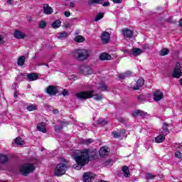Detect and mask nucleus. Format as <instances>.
Returning a JSON list of instances; mask_svg holds the SVG:
<instances>
[{
    "mask_svg": "<svg viewBox=\"0 0 182 182\" xmlns=\"http://www.w3.org/2000/svg\"><path fill=\"white\" fill-rule=\"evenodd\" d=\"M14 141L16 144H18V146H22L25 144V141H23L22 138H16Z\"/></svg>",
    "mask_w": 182,
    "mask_h": 182,
    "instance_id": "nucleus-31",
    "label": "nucleus"
},
{
    "mask_svg": "<svg viewBox=\"0 0 182 182\" xmlns=\"http://www.w3.org/2000/svg\"><path fill=\"white\" fill-rule=\"evenodd\" d=\"M53 114H58V113H59V110H58V109H53Z\"/></svg>",
    "mask_w": 182,
    "mask_h": 182,
    "instance_id": "nucleus-51",
    "label": "nucleus"
},
{
    "mask_svg": "<svg viewBox=\"0 0 182 182\" xmlns=\"http://www.w3.org/2000/svg\"><path fill=\"white\" fill-rule=\"evenodd\" d=\"M62 129H63V126H55V132H56L57 133H59V132H60V130H62Z\"/></svg>",
    "mask_w": 182,
    "mask_h": 182,
    "instance_id": "nucleus-40",
    "label": "nucleus"
},
{
    "mask_svg": "<svg viewBox=\"0 0 182 182\" xmlns=\"http://www.w3.org/2000/svg\"><path fill=\"white\" fill-rule=\"evenodd\" d=\"M42 65H43V64H38L39 66H42Z\"/></svg>",
    "mask_w": 182,
    "mask_h": 182,
    "instance_id": "nucleus-62",
    "label": "nucleus"
},
{
    "mask_svg": "<svg viewBox=\"0 0 182 182\" xmlns=\"http://www.w3.org/2000/svg\"><path fill=\"white\" fill-rule=\"evenodd\" d=\"M144 85V80L140 78L136 81V85L134 86V90H139Z\"/></svg>",
    "mask_w": 182,
    "mask_h": 182,
    "instance_id": "nucleus-19",
    "label": "nucleus"
},
{
    "mask_svg": "<svg viewBox=\"0 0 182 182\" xmlns=\"http://www.w3.org/2000/svg\"><path fill=\"white\" fill-rule=\"evenodd\" d=\"M69 95V92H68V90H63L62 92V95L63 96H68Z\"/></svg>",
    "mask_w": 182,
    "mask_h": 182,
    "instance_id": "nucleus-43",
    "label": "nucleus"
},
{
    "mask_svg": "<svg viewBox=\"0 0 182 182\" xmlns=\"http://www.w3.org/2000/svg\"><path fill=\"white\" fill-rule=\"evenodd\" d=\"M64 15H65V16L68 18V16H70V11H65Z\"/></svg>",
    "mask_w": 182,
    "mask_h": 182,
    "instance_id": "nucleus-47",
    "label": "nucleus"
},
{
    "mask_svg": "<svg viewBox=\"0 0 182 182\" xmlns=\"http://www.w3.org/2000/svg\"><path fill=\"white\" fill-rule=\"evenodd\" d=\"M77 33H79V31H77L76 34L77 35Z\"/></svg>",
    "mask_w": 182,
    "mask_h": 182,
    "instance_id": "nucleus-64",
    "label": "nucleus"
},
{
    "mask_svg": "<svg viewBox=\"0 0 182 182\" xmlns=\"http://www.w3.org/2000/svg\"><path fill=\"white\" fill-rule=\"evenodd\" d=\"M95 91L89 90V91H82L76 94V97L77 99H80L81 100H86V99H91L94 96V100H102L103 99V95L102 94H97L93 95Z\"/></svg>",
    "mask_w": 182,
    "mask_h": 182,
    "instance_id": "nucleus-2",
    "label": "nucleus"
},
{
    "mask_svg": "<svg viewBox=\"0 0 182 182\" xmlns=\"http://www.w3.org/2000/svg\"><path fill=\"white\" fill-rule=\"evenodd\" d=\"M141 97H143V95H140L138 97L139 100H141Z\"/></svg>",
    "mask_w": 182,
    "mask_h": 182,
    "instance_id": "nucleus-56",
    "label": "nucleus"
},
{
    "mask_svg": "<svg viewBox=\"0 0 182 182\" xmlns=\"http://www.w3.org/2000/svg\"><path fill=\"white\" fill-rule=\"evenodd\" d=\"M80 71L82 75H91L93 73V70L90 67L81 66Z\"/></svg>",
    "mask_w": 182,
    "mask_h": 182,
    "instance_id": "nucleus-11",
    "label": "nucleus"
},
{
    "mask_svg": "<svg viewBox=\"0 0 182 182\" xmlns=\"http://www.w3.org/2000/svg\"><path fill=\"white\" fill-rule=\"evenodd\" d=\"M175 157H177V159H182V154L180 151H177L175 153Z\"/></svg>",
    "mask_w": 182,
    "mask_h": 182,
    "instance_id": "nucleus-41",
    "label": "nucleus"
},
{
    "mask_svg": "<svg viewBox=\"0 0 182 182\" xmlns=\"http://www.w3.org/2000/svg\"><path fill=\"white\" fill-rule=\"evenodd\" d=\"M43 13L46 15H51V14H53V9H52V7L49 6V4H44Z\"/></svg>",
    "mask_w": 182,
    "mask_h": 182,
    "instance_id": "nucleus-16",
    "label": "nucleus"
},
{
    "mask_svg": "<svg viewBox=\"0 0 182 182\" xmlns=\"http://www.w3.org/2000/svg\"><path fill=\"white\" fill-rule=\"evenodd\" d=\"M179 83L182 85V78L179 80Z\"/></svg>",
    "mask_w": 182,
    "mask_h": 182,
    "instance_id": "nucleus-57",
    "label": "nucleus"
},
{
    "mask_svg": "<svg viewBox=\"0 0 182 182\" xmlns=\"http://www.w3.org/2000/svg\"><path fill=\"white\" fill-rule=\"evenodd\" d=\"M101 41L105 45L109 43L110 42V34L106 31L102 32L101 34Z\"/></svg>",
    "mask_w": 182,
    "mask_h": 182,
    "instance_id": "nucleus-10",
    "label": "nucleus"
},
{
    "mask_svg": "<svg viewBox=\"0 0 182 182\" xmlns=\"http://www.w3.org/2000/svg\"><path fill=\"white\" fill-rule=\"evenodd\" d=\"M166 140V135L161 133L158 136L155 138L156 143H163Z\"/></svg>",
    "mask_w": 182,
    "mask_h": 182,
    "instance_id": "nucleus-25",
    "label": "nucleus"
},
{
    "mask_svg": "<svg viewBox=\"0 0 182 182\" xmlns=\"http://www.w3.org/2000/svg\"><path fill=\"white\" fill-rule=\"evenodd\" d=\"M99 59L100 60H110L112 59V55L106 53H102L100 55Z\"/></svg>",
    "mask_w": 182,
    "mask_h": 182,
    "instance_id": "nucleus-20",
    "label": "nucleus"
},
{
    "mask_svg": "<svg viewBox=\"0 0 182 182\" xmlns=\"http://www.w3.org/2000/svg\"><path fill=\"white\" fill-rule=\"evenodd\" d=\"M46 93L50 96H55L58 93V87L55 85H49L46 90Z\"/></svg>",
    "mask_w": 182,
    "mask_h": 182,
    "instance_id": "nucleus-9",
    "label": "nucleus"
},
{
    "mask_svg": "<svg viewBox=\"0 0 182 182\" xmlns=\"http://www.w3.org/2000/svg\"><path fill=\"white\" fill-rule=\"evenodd\" d=\"M179 26H180L181 28H182V23H180V24H179Z\"/></svg>",
    "mask_w": 182,
    "mask_h": 182,
    "instance_id": "nucleus-61",
    "label": "nucleus"
},
{
    "mask_svg": "<svg viewBox=\"0 0 182 182\" xmlns=\"http://www.w3.org/2000/svg\"><path fill=\"white\" fill-rule=\"evenodd\" d=\"M53 23H60V20H56Z\"/></svg>",
    "mask_w": 182,
    "mask_h": 182,
    "instance_id": "nucleus-55",
    "label": "nucleus"
},
{
    "mask_svg": "<svg viewBox=\"0 0 182 182\" xmlns=\"http://www.w3.org/2000/svg\"><path fill=\"white\" fill-rule=\"evenodd\" d=\"M26 79L28 82H34V80H38V79H39V75L35 73L27 74Z\"/></svg>",
    "mask_w": 182,
    "mask_h": 182,
    "instance_id": "nucleus-12",
    "label": "nucleus"
},
{
    "mask_svg": "<svg viewBox=\"0 0 182 182\" xmlns=\"http://www.w3.org/2000/svg\"><path fill=\"white\" fill-rule=\"evenodd\" d=\"M1 43H5V41H4V37L0 35V45Z\"/></svg>",
    "mask_w": 182,
    "mask_h": 182,
    "instance_id": "nucleus-48",
    "label": "nucleus"
},
{
    "mask_svg": "<svg viewBox=\"0 0 182 182\" xmlns=\"http://www.w3.org/2000/svg\"><path fill=\"white\" fill-rule=\"evenodd\" d=\"M69 36V33L68 32H60L57 33V38L58 39H65V38H68Z\"/></svg>",
    "mask_w": 182,
    "mask_h": 182,
    "instance_id": "nucleus-26",
    "label": "nucleus"
},
{
    "mask_svg": "<svg viewBox=\"0 0 182 182\" xmlns=\"http://www.w3.org/2000/svg\"><path fill=\"white\" fill-rule=\"evenodd\" d=\"M114 4H122L123 2V0H112Z\"/></svg>",
    "mask_w": 182,
    "mask_h": 182,
    "instance_id": "nucleus-46",
    "label": "nucleus"
},
{
    "mask_svg": "<svg viewBox=\"0 0 182 182\" xmlns=\"http://www.w3.org/2000/svg\"><path fill=\"white\" fill-rule=\"evenodd\" d=\"M98 124L105 126V124H107V121H106V119H105L101 118L98 120Z\"/></svg>",
    "mask_w": 182,
    "mask_h": 182,
    "instance_id": "nucleus-37",
    "label": "nucleus"
},
{
    "mask_svg": "<svg viewBox=\"0 0 182 182\" xmlns=\"http://www.w3.org/2000/svg\"><path fill=\"white\" fill-rule=\"evenodd\" d=\"M95 177H96L95 173L90 171L85 172L82 176L83 182H92L93 180H95Z\"/></svg>",
    "mask_w": 182,
    "mask_h": 182,
    "instance_id": "nucleus-6",
    "label": "nucleus"
},
{
    "mask_svg": "<svg viewBox=\"0 0 182 182\" xmlns=\"http://www.w3.org/2000/svg\"><path fill=\"white\" fill-rule=\"evenodd\" d=\"M69 166L65 164H58L55 170V176H57L58 177H60V176H63L66 173V170Z\"/></svg>",
    "mask_w": 182,
    "mask_h": 182,
    "instance_id": "nucleus-5",
    "label": "nucleus"
},
{
    "mask_svg": "<svg viewBox=\"0 0 182 182\" xmlns=\"http://www.w3.org/2000/svg\"><path fill=\"white\" fill-rule=\"evenodd\" d=\"M122 34L124 35V38H130L133 36V31L129 28H124L122 31Z\"/></svg>",
    "mask_w": 182,
    "mask_h": 182,
    "instance_id": "nucleus-18",
    "label": "nucleus"
},
{
    "mask_svg": "<svg viewBox=\"0 0 182 182\" xmlns=\"http://www.w3.org/2000/svg\"><path fill=\"white\" fill-rule=\"evenodd\" d=\"M80 143H81V144L89 145V144H90V143H93V139H81Z\"/></svg>",
    "mask_w": 182,
    "mask_h": 182,
    "instance_id": "nucleus-34",
    "label": "nucleus"
},
{
    "mask_svg": "<svg viewBox=\"0 0 182 182\" xmlns=\"http://www.w3.org/2000/svg\"><path fill=\"white\" fill-rule=\"evenodd\" d=\"M163 124V129L161 131V133L164 134V136H167V134L170 133V132H168V124L164 122Z\"/></svg>",
    "mask_w": 182,
    "mask_h": 182,
    "instance_id": "nucleus-22",
    "label": "nucleus"
},
{
    "mask_svg": "<svg viewBox=\"0 0 182 182\" xmlns=\"http://www.w3.org/2000/svg\"><path fill=\"white\" fill-rule=\"evenodd\" d=\"M14 97H17L18 96L16 95V92H15L14 94Z\"/></svg>",
    "mask_w": 182,
    "mask_h": 182,
    "instance_id": "nucleus-58",
    "label": "nucleus"
},
{
    "mask_svg": "<svg viewBox=\"0 0 182 182\" xmlns=\"http://www.w3.org/2000/svg\"><path fill=\"white\" fill-rule=\"evenodd\" d=\"M173 76L176 79L181 77V65L180 63H176V67L173 70Z\"/></svg>",
    "mask_w": 182,
    "mask_h": 182,
    "instance_id": "nucleus-7",
    "label": "nucleus"
},
{
    "mask_svg": "<svg viewBox=\"0 0 182 182\" xmlns=\"http://www.w3.org/2000/svg\"><path fill=\"white\" fill-rule=\"evenodd\" d=\"M52 28L54 29H56L58 28H60V23H52L51 24Z\"/></svg>",
    "mask_w": 182,
    "mask_h": 182,
    "instance_id": "nucleus-42",
    "label": "nucleus"
},
{
    "mask_svg": "<svg viewBox=\"0 0 182 182\" xmlns=\"http://www.w3.org/2000/svg\"><path fill=\"white\" fill-rule=\"evenodd\" d=\"M102 6L106 7V6H110V2L109 1H105L103 4Z\"/></svg>",
    "mask_w": 182,
    "mask_h": 182,
    "instance_id": "nucleus-44",
    "label": "nucleus"
},
{
    "mask_svg": "<svg viewBox=\"0 0 182 182\" xmlns=\"http://www.w3.org/2000/svg\"><path fill=\"white\" fill-rule=\"evenodd\" d=\"M132 114L133 117H139V116H141V117H145V116H147V112H144L140 109H136L134 111Z\"/></svg>",
    "mask_w": 182,
    "mask_h": 182,
    "instance_id": "nucleus-13",
    "label": "nucleus"
},
{
    "mask_svg": "<svg viewBox=\"0 0 182 182\" xmlns=\"http://www.w3.org/2000/svg\"><path fill=\"white\" fill-rule=\"evenodd\" d=\"M73 56L78 60H86L89 56V53L85 49H78L74 51Z\"/></svg>",
    "mask_w": 182,
    "mask_h": 182,
    "instance_id": "nucleus-4",
    "label": "nucleus"
},
{
    "mask_svg": "<svg viewBox=\"0 0 182 182\" xmlns=\"http://www.w3.org/2000/svg\"><path fill=\"white\" fill-rule=\"evenodd\" d=\"M179 23H182V18L179 20Z\"/></svg>",
    "mask_w": 182,
    "mask_h": 182,
    "instance_id": "nucleus-59",
    "label": "nucleus"
},
{
    "mask_svg": "<svg viewBox=\"0 0 182 182\" xmlns=\"http://www.w3.org/2000/svg\"><path fill=\"white\" fill-rule=\"evenodd\" d=\"M124 129H120L118 131H114L112 132L114 139H119V137H123L124 136Z\"/></svg>",
    "mask_w": 182,
    "mask_h": 182,
    "instance_id": "nucleus-15",
    "label": "nucleus"
},
{
    "mask_svg": "<svg viewBox=\"0 0 182 182\" xmlns=\"http://www.w3.org/2000/svg\"><path fill=\"white\" fill-rule=\"evenodd\" d=\"M17 64L18 65V66H23V65H25V56L24 55H21L18 58Z\"/></svg>",
    "mask_w": 182,
    "mask_h": 182,
    "instance_id": "nucleus-29",
    "label": "nucleus"
},
{
    "mask_svg": "<svg viewBox=\"0 0 182 182\" xmlns=\"http://www.w3.org/2000/svg\"><path fill=\"white\" fill-rule=\"evenodd\" d=\"M37 129L42 133H46V127L44 122H39L37 124Z\"/></svg>",
    "mask_w": 182,
    "mask_h": 182,
    "instance_id": "nucleus-21",
    "label": "nucleus"
},
{
    "mask_svg": "<svg viewBox=\"0 0 182 182\" xmlns=\"http://www.w3.org/2000/svg\"><path fill=\"white\" fill-rule=\"evenodd\" d=\"M8 161H9V158L7 155L0 154V164H6Z\"/></svg>",
    "mask_w": 182,
    "mask_h": 182,
    "instance_id": "nucleus-24",
    "label": "nucleus"
},
{
    "mask_svg": "<svg viewBox=\"0 0 182 182\" xmlns=\"http://www.w3.org/2000/svg\"><path fill=\"white\" fill-rule=\"evenodd\" d=\"M129 76H132V72L127 71L124 73L119 74L118 77L119 80H122V79H126V77H129Z\"/></svg>",
    "mask_w": 182,
    "mask_h": 182,
    "instance_id": "nucleus-27",
    "label": "nucleus"
},
{
    "mask_svg": "<svg viewBox=\"0 0 182 182\" xmlns=\"http://www.w3.org/2000/svg\"><path fill=\"white\" fill-rule=\"evenodd\" d=\"M14 36L16 38V39H25L26 35L19 30H15Z\"/></svg>",
    "mask_w": 182,
    "mask_h": 182,
    "instance_id": "nucleus-14",
    "label": "nucleus"
},
{
    "mask_svg": "<svg viewBox=\"0 0 182 182\" xmlns=\"http://www.w3.org/2000/svg\"><path fill=\"white\" fill-rule=\"evenodd\" d=\"M41 23H46L44 21H41Z\"/></svg>",
    "mask_w": 182,
    "mask_h": 182,
    "instance_id": "nucleus-60",
    "label": "nucleus"
},
{
    "mask_svg": "<svg viewBox=\"0 0 182 182\" xmlns=\"http://www.w3.org/2000/svg\"><path fill=\"white\" fill-rule=\"evenodd\" d=\"M89 159H90V150L85 149L81 152L80 156H75V160L77 164L73 165L75 170H80L83 166L89 163Z\"/></svg>",
    "mask_w": 182,
    "mask_h": 182,
    "instance_id": "nucleus-1",
    "label": "nucleus"
},
{
    "mask_svg": "<svg viewBox=\"0 0 182 182\" xmlns=\"http://www.w3.org/2000/svg\"><path fill=\"white\" fill-rule=\"evenodd\" d=\"M19 171L21 173L22 176H25V177H26L28 174L35 171V165L31 163L24 164L20 166Z\"/></svg>",
    "mask_w": 182,
    "mask_h": 182,
    "instance_id": "nucleus-3",
    "label": "nucleus"
},
{
    "mask_svg": "<svg viewBox=\"0 0 182 182\" xmlns=\"http://www.w3.org/2000/svg\"><path fill=\"white\" fill-rule=\"evenodd\" d=\"M74 41L75 42H77L78 43H82V42H85V37L82 36H77L75 38Z\"/></svg>",
    "mask_w": 182,
    "mask_h": 182,
    "instance_id": "nucleus-30",
    "label": "nucleus"
},
{
    "mask_svg": "<svg viewBox=\"0 0 182 182\" xmlns=\"http://www.w3.org/2000/svg\"><path fill=\"white\" fill-rule=\"evenodd\" d=\"M145 178L148 181L149 180H154V178H156V175H154L151 173H148L146 174Z\"/></svg>",
    "mask_w": 182,
    "mask_h": 182,
    "instance_id": "nucleus-32",
    "label": "nucleus"
},
{
    "mask_svg": "<svg viewBox=\"0 0 182 182\" xmlns=\"http://www.w3.org/2000/svg\"><path fill=\"white\" fill-rule=\"evenodd\" d=\"M112 161L110 160H107L106 162H105V166H109V163H111Z\"/></svg>",
    "mask_w": 182,
    "mask_h": 182,
    "instance_id": "nucleus-53",
    "label": "nucleus"
},
{
    "mask_svg": "<svg viewBox=\"0 0 182 182\" xmlns=\"http://www.w3.org/2000/svg\"><path fill=\"white\" fill-rule=\"evenodd\" d=\"M75 2L72 1L70 3V8H75Z\"/></svg>",
    "mask_w": 182,
    "mask_h": 182,
    "instance_id": "nucleus-50",
    "label": "nucleus"
},
{
    "mask_svg": "<svg viewBox=\"0 0 182 182\" xmlns=\"http://www.w3.org/2000/svg\"><path fill=\"white\" fill-rule=\"evenodd\" d=\"M6 2L9 5H14V1L12 0H6Z\"/></svg>",
    "mask_w": 182,
    "mask_h": 182,
    "instance_id": "nucleus-49",
    "label": "nucleus"
},
{
    "mask_svg": "<svg viewBox=\"0 0 182 182\" xmlns=\"http://www.w3.org/2000/svg\"><path fill=\"white\" fill-rule=\"evenodd\" d=\"M104 1L105 0H92V4H100V5H102Z\"/></svg>",
    "mask_w": 182,
    "mask_h": 182,
    "instance_id": "nucleus-39",
    "label": "nucleus"
},
{
    "mask_svg": "<svg viewBox=\"0 0 182 182\" xmlns=\"http://www.w3.org/2000/svg\"><path fill=\"white\" fill-rule=\"evenodd\" d=\"M122 171L124 173V177H130V172L129 171V167L124 166L122 167Z\"/></svg>",
    "mask_w": 182,
    "mask_h": 182,
    "instance_id": "nucleus-28",
    "label": "nucleus"
},
{
    "mask_svg": "<svg viewBox=\"0 0 182 182\" xmlns=\"http://www.w3.org/2000/svg\"><path fill=\"white\" fill-rule=\"evenodd\" d=\"M154 102H160L164 97V94L160 90H156L153 92Z\"/></svg>",
    "mask_w": 182,
    "mask_h": 182,
    "instance_id": "nucleus-8",
    "label": "nucleus"
},
{
    "mask_svg": "<svg viewBox=\"0 0 182 182\" xmlns=\"http://www.w3.org/2000/svg\"><path fill=\"white\" fill-rule=\"evenodd\" d=\"M27 19H28V22H32V17L28 16V17H27Z\"/></svg>",
    "mask_w": 182,
    "mask_h": 182,
    "instance_id": "nucleus-54",
    "label": "nucleus"
},
{
    "mask_svg": "<svg viewBox=\"0 0 182 182\" xmlns=\"http://www.w3.org/2000/svg\"><path fill=\"white\" fill-rule=\"evenodd\" d=\"M99 153L101 157H106V156H109V148L103 146L100 149Z\"/></svg>",
    "mask_w": 182,
    "mask_h": 182,
    "instance_id": "nucleus-17",
    "label": "nucleus"
},
{
    "mask_svg": "<svg viewBox=\"0 0 182 182\" xmlns=\"http://www.w3.org/2000/svg\"><path fill=\"white\" fill-rule=\"evenodd\" d=\"M169 52L168 48H163L160 50V55L161 56H166V55H168Z\"/></svg>",
    "mask_w": 182,
    "mask_h": 182,
    "instance_id": "nucleus-33",
    "label": "nucleus"
},
{
    "mask_svg": "<svg viewBox=\"0 0 182 182\" xmlns=\"http://www.w3.org/2000/svg\"><path fill=\"white\" fill-rule=\"evenodd\" d=\"M102 18H103V13H100L95 17V22H97V21H100V19H102Z\"/></svg>",
    "mask_w": 182,
    "mask_h": 182,
    "instance_id": "nucleus-38",
    "label": "nucleus"
},
{
    "mask_svg": "<svg viewBox=\"0 0 182 182\" xmlns=\"http://www.w3.org/2000/svg\"><path fill=\"white\" fill-rule=\"evenodd\" d=\"M39 28L41 29H43L44 28H46V23H40L39 24Z\"/></svg>",
    "mask_w": 182,
    "mask_h": 182,
    "instance_id": "nucleus-45",
    "label": "nucleus"
},
{
    "mask_svg": "<svg viewBox=\"0 0 182 182\" xmlns=\"http://www.w3.org/2000/svg\"><path fill=\"white\" fill-rule=\"evenodd\" d=\"M26 109L28 110V112H33V110H36V107L35 105H30L26 107Z\"/></svg>",
    "mask_w": 182,
    "mask_h": 182,
    "instance_id": "nucleus-36",
    "label": "nucleus"
},
{
    "mask_svg": "<svg viewBox=\"0 0 182 182\" xmlns=\"http://www.w3.org/2000/svg\"><path fill=\"white\" fill-rule=\"evenodd\" d=\"M138 5H141V3H140V2H138Z\"/></svg>",
    "mask_w": 182,
    "mask_h": 182,
    "instance_id": "nucleus-63",
    "label": "nucleus"
},
{
    "mask_svg": "<svg viewBox=\"0 0 182 182\" xmlns=\"http://www.w3.org/2000/svg\"><path fill=\"white\" fill-rule=\"evenodd\" d=\"M63 28H70V24H69V23L64 24Z\"/></svg>",
    "mask_w": 182,
    "mask_h": 182,
    "instance_id": "nucleus-52",
    "label": "nucleus"
},
{
    "mask_svg": "<svg viewBox=\"0 0 182 182\" xmlns=\"http://www.w3.org/2000/svg\"><path fill=\"white\" fill-rule=\"evenodd\" d=\"M98 89L102 90V92H105V90H107V87L106 86V85L105 83H101L99 85Z\"/></svg>",
    "mask_w": 182,
    "mask_h": 182,
    "instance_id": "nucleus-35",
    "label": "nucleus"
},
{
    "mask_svg": "<svg viewBox=\"0 0 182 182\" xmlns=\"http://www.w3.org/2000/svg\"><path fill=\"white\" fill-rule=\"evenodd\" d=\"M141 53H143V51L141 50V49L139 48H135L132 49V53L131 54V56H134V57L140 56Z\"/></svg>",
    "mask_w": 182,
    "mask_h": 182,
    "instance_id": "nucleus-23",
    "label": "nucleus"
}]
</instances>
